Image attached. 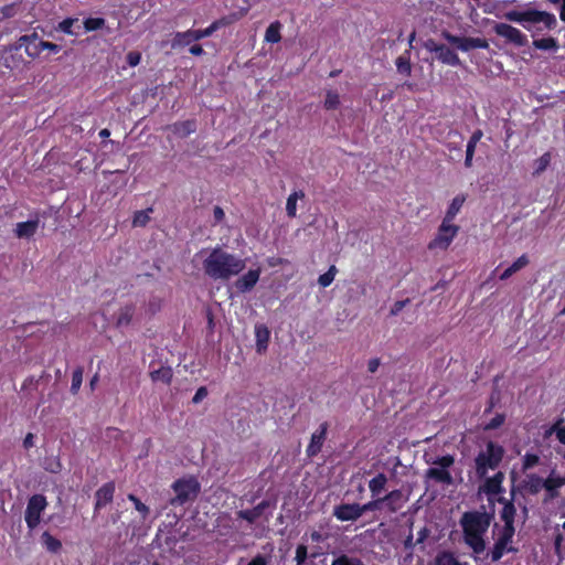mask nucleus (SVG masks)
I'll return each instance as SVG.
<instances>
[{
	"label": "nucleus",
	"instance_id": "1",
	"mask_svg": "<svg viewBox=\"0 0 565 565\" xmlns=\"http://www.w3.org/2000/svg\"><path fill=\"white\" fill-rule=\"evenodd\" d=\"M493 520V514L482 510L465 512L459 524L462 530L465 544L471 550L476 562L482 558L487 547L486 535Z\"/></svg>",
	"mask_w": 565,
	"mask_h": 565
},
{
	"label": "nucleus",
	"instance_id": "2",
	"mask_svg": "<svg viewBox=\"0 0 565 565\" xmlns=\"http://www.w3.org/2000/svg\"><path fill=\"white\" fill-rule=\"evenodd\" d=\"M202 267L209 278L226 281L246 268V259L221 247H215L204 257Z\"/></svg>",
	"mask_w": 565,
	"mask_h": 565
},
{
	"label": "nucleus",
	"instance_id": "3",
	"mask_svg": "<svg viewBox=\"0 0 565 565\" xmlns=\"http://www.w3.org/2000/svg\"><path fill=\"white\" fill-rule=\"evenodd\" d=\"M504 18L511 22L521 24L525 30L532 33V36L554 30L557 26V19L553 13L535 9H526L523 11L511 10L504 14Z\"/></svg>",
	"mask_w": 565,
	"mask_h": 565
},
{
	"label": "nucleus",
	"instance_id": "4",
	"mask_svg": "<svg viewBox=\"0 0 565 565\" xmlns=\"http://www.w3.org/2000/svg\"><path fill=\"white\" fill-rule=\"evenodd\" d=\"M515 530L508 526H500L495 523L492 527L493 545L488 551H484L482 558L479 562L490 561L491 563L499 562L505 554L516 553L518 548L514 545Z\"/></svg>",
	"mask_w": 565,
	"mask_h": 565
},
{
	"label": "nucleus",
	"instance_id": "5",
	"mask_svg": "<svg viewBox=\"0 0 565 565\" xmlns=\"http://www.w3.org/2000/svg\"><path fill=\"white\" fill-rule=\"evenodd\" d=\"M504 450L503 448L489 441L486 448L481 450L475 459L476 475L483 479L488 475L489 470H495L502 461Z\"/></svg>",
	"mask_w": 565,
	"mask_h": 565
},
{
	"label": "nucleus",
	"instance_id": "6",
	"mask_svg": "<svg viewBox=\"0 0 565 565\" xmlns=\"http://www.w3.org/2000/svg\"><path fill=\"white\" fill-rule=\"evenodd\" d=\"M431 467L426 470L425 477L434 480L437 483L451 486L454 484V478L449 468L455 463V457L446 455L435 458L431 462Z\"/></svg>",
	"mask_w": 565,
	"mask_h": 565
},
{
	"label": "nucleus",
	"instance_id": "7",
	"mask_svg": "<svg viewBox=\"0 0 565 565\" xmlns=\"http://www.w3.org/2000/svg\"><path fill=\"white\" fill-rule=\"evenodd\" d=\"M175 495L170 499L171 505H183L192 501L200 492V483L193 477L178 479L172 483Z\"/></svg>",
	"mask_w": 565,
	"mask_h": 565
},
{
	"label": "nucleus",
	"instance_id": "8",
	"mask_svg": "<svg viewBox=\"0 0 565 565\" xmlns=\"http://www.w3.org/2000/svg\"><path fill=\"white\" fill-rule=\"evenodd\" d=\"M46 507V498L42 494H34L29 499L24 518L30 530H34L40 524L41 514Z\"/></svg>",
	"mask_w": 565,
	"mask_h": 565
},
{
	"label": "nucleus",
	"instance_id": "9",
	"mask_svg": "<svg viewBox=\"0 0 565 565\" xmlns=\"http://www.w3.org/2000/svg\"><path fill=\"white\" fill-rule=\"evenodd\" d=\"M443 38L450 44L455 45L462 52H468L473 49H488L489 43L482 38H461L454 35L447 31L443 32Z\"/></svg>",
	"mask_w": 565,
	"mask_h": 565
},
{
	"label": "nucleus",
	"instance_id": "10",
	"mask_svg": "<svg viewBox=\"0 0 565 565\" xmlns=\"http://www.w3.org/2000/svg\"><path fill=\"white\" fill-rule=\"evenodd\" d=\"M459 227L457 225H454L451 222L444 220L439 226L436 237L429 243L428 247L430 249H446L457 235Z\"/></svg>",
	"mask_w": 565,
	"mask_h": 565
},
{
	"label": "nucleus",
	"instance_id": "11",
	"mask_svg": "<svg viewBox=\"0 0 565 565\" xmlns=\"http://www.w3.org/2000/svg\"><path fill=\"white\" fill-rule=\"evenodd\" d=\"M493 30L497 35L504 38L507 41L518 46H524L527 43L526 35L510 24L498 23L494 25Z\"/></svg>",
	"mask_w": 565,
	"mask_h": 565
},
{
	"label": "nucleus",
	"instance_id": "12",
	"mask_svg": "<svg viewBox=\"0 0 565 565\" xmlns=\"http://www.w3.org/2000/svg\"><path fill=\"white\" fill-rule=\"evenodd\" d=\"M262 269L260 267L249 269L247 273L238 277L234 284L233 287L236 289L239 294H246L254 289L256 284L258 282L260 278Z\"/></svg>",
	"mask_w": 565,
	"mask_h": 565
},
{
	"label": "nucleus",
	"instance_id": "13",
	"mask_svg": "<svg viewBox=\"0 0 565 565\" xmlns=\"http://www.w3.org/2000/svg\"><path fill=\"white\" fill-rule=\"evenodd\" d=\"M333 515L341 522H354L362 516L359 503H342L335 505L333 508Z\"/></svg>",
	"mask_w": 565,
	"mask_h": 565
},
{
	"label": "nucleus",
	"instance_id": "14",
	"mask_svg": "<svg viewBox=\"0 0 565 565\" xmlns=\"http://www.w3.org/2000/svg\"><path fill=\"white\" fill-rule=\"evenodd\" d=\"M39 43H42V40L36 33L22 35L17 42V49H24L29 57L35 58L43 51V47Z\"/></svg>",
	"mask_w": 565,
	"mask_h": 565
},
{
	"label": "nucleus",
	"instance_id": "15",
	"mask_svg": "<svg viewBox=\"0 0 565 565\" xmlns=\"http://www.w3.org/2000/svg\"><path fill=\"white\" fill-rule=\"evenodd\" d=\"M565 486V476L556 473L552 470L548 477L545 479V499L544 502L556 499L559 494V489Z\"/></svg>",
	"mask_w": 565,
	"mask_h": 565
},
{
	"label": "nucleus",
	"instance_id": "16",
	"mask_svg": "<svg viewBox=\"0 0 565 565\" xmlns=\"http://www.w3.org/2000/svg\"><path fill=\"white\" fill-rule=\"evenodd\" d=\"M115 493L114 482L103 484L95 493L94 514H97L104 507L113 501Z\"/></svg>",
	"mask_w": 565,
	"mask_h": 565
},
{
	"label": "nucleus",
	"instance_id": "17",
	"mask_svg": "<svg viewBox=\"0 0 565 565\" xmlns=\"http://www.w3.org/2000/svg\"><path fill=\"white\" fill-rule=\"evenodd\" d=\"M327 430H328V424L327 423H322L320 426H319V429H317L312 435H311V439H310V443L307 447V456L308 457H315L317 456L322 446H323V443L326 440V436H327Z\"/></svg>",
	"mask_w": 565,
	"mask_h": 565
},
{
	"label": "nucleus",
	"instance_id": "18",
	"mask_svg": "<svg viewBox=\"0 0 565 565\" xmlns=\"http://www.w3.org/2000/svg\"><path fill=\"white\" fill-rule=\"evenodd\" d=\"M40 227L39 217L25 222H19L13 228V234L19 239L32 238Z\"/></svg>",
	"mask_w": 565,
	"mask_h": 565
},
{
	"label": "nucleus",
	"instance_id": "19",
	"mask_svg": "<svg viewBox=\"0 0 565 565\" xmlns=\"http://www.w3.org/2000/svg\"><path fill=\"white\" fill-rule=\"evenodd\" d=\"M270 507L268 500H264L253 509L241 510L236 512L238 519L246 521L248 524H254L260 516L264 515L266 509Z\"/></svg>",
	"mask_w": 565,
	"mask_h": 565
},
{
	"label": "nucleus",
	"instance_id": "20",
	"mask_svg": "<svg viewBox=\"0 0 565 565\" xmlns=\"http://www.w3.org/2000/svg\"><path fill=\"white\" fill-rule=\"evenodd\" d=\"M504 479V475L501 471H498L491 478H487L483 484L480 487V490L487 494L494 495L502 492V482Z\"/></svg>",
	"mask_w": 565,
	"mask_h": 565
},
{
	"label": "nucleus",
	"instance_id": "21",
	"mask_svg": "<svg viewBox=\"0 0 565 565\" xmlns=\"http://www.w3.org/2000/svg\"><path fill=\"white\" fill-rule=\"evenodd\" d=\"M382 500L386 503L391 512H396L403 508L407 499L404 497L401 490H393L384 498H382Z\"/></svg>",
	"mask_w": 565,
	"mask_h": 565
},
{
	"label": "nucleus",
	"instance_id": "22",
	"mask_svg": "<svg viewBox=\"0 0 565 565\" xmlns=\"http://www.w3.org/2000/svg\"><path fill=\"white\" fill-rule=\"evenodd\" d=\"M269 337V329L265 324L255 326L256 350L258 353H263L267 350Z\"/></svg>",
	"mask_w": 565,
	"mask_h": 565
},
{
	"label": "nucleus",
	"instance_id": "23",
	"mask_svg": "<svg viewBox=\"0 0 565 565\" xmlns=\"http://www.w3.org/2000/svg\"><path fill=\"white\" fill-rule=\"evenodd\" d=\"M516 518L515 505L510 501H504V505L500 512V519L503 522L501 526H508L511 530H515L514 521Z\"/></svg>",
	"mask_w": 565,
	"mask_h": 565
},
{
	"label": "nucleus",
	"instance_id": "24",
	"mask_svg": "<svg viewBox=\"0 0 565 565\" xmlns=\"http://www.w3.org/2000/svg\"><path fill=\"white\" fill-rule=\"evenodd\" d=\"M524 488L531 494H537L542 489L545 490V479L536 473H529L524 479Z\"/></svg>",
	"mask_w": 565,
	"mask_h": 565
},
{
	"label": "nucleus",
	"instance_id": "25",
	"mask_svg": "<svg viewBox=\"0 0 565 565\" xmlns=\"http://www.w3.org/2000/svg\"><path fill=\"white\" fill-rule=\"evenodd\" d=\"M437 58L446 65H450V66H459L460 65L459 56L451 49H449L448 46H446L444 44L440 45V47L438 49Z\"/></svg>",
	"mask_w": 565,
	"mask_h": 565
},
{
	"label": "nucleus",
	"instance_id": "26",
	"mask_svg": "<svg viewBox=\"0 0 565 565\" xmlns=\"http://www.w3.org/2000/svg\"><path fill=\"white\" fill-rule=\"evenodd\" d=\"M194 30H188L184 32H177L171 40V47L178 49L190 45L196 41Z\"/></svg>",
	"mask_w": 565,
	"mask_h": 565
},
{
	"label": "nucleus",
	"instance_id": "27",
	"mask_svg": "<svg viewBox=\"0 0 565 565\" xmlns=\"http://www.w3.org/2000/svg\"><path fill=\"white\" fill-rule=\"evenodd\" d=\"M331 565H366L365 562L355 555L347 553H333Z\"/></svg>",
	"mask_w": 565,
	"mask_h": 565
},
{
	"label": "nucleus",
	"instance_id": "28",
	"mask_svg": "<svg viewBox=\"0 0 565 565\" xmlns=\"http://www.w3.org/2000/svg\"><path fill=\"white\" fill-rule=\"evenodd\" d=\"M135 315V307L132 305L124 306L119 309L116 317L117 327H127L130 324Z\"/></svg>",
	"mask_w": 565,
	"mask_h": 565
},
{
	"label": "nucleus",
	"instance_id": "29",
	"mask_svg": "<svg viewBox=\"0 0 565 565\" xmlns=\"http://www.w3.org/2000/svg\"><path fill=\"white\" fill-rule=\"evenodd\" d=\"M529 264V258L526 255L520 256L511 266H509L501 275L500 279L505 280L510 278L513 274L523 269Z\"/></svg>",
	"mask_w": 565,
	"mask_h": 565
},
{
	"label": "nucleus",
	"instance_id": "30",
	"mask_svg": "<svg viewBox=\"0 0 565 565\" xmlns=\"http://www.w3.org/2000/svg\"><path fill=\"white\" fill-rule=\"evenodd\" d=\"M173 372L170 366H161L158 370L150 372V377L153 382H162L169 384L172 380Z\"/></svg>",
	"mask_w": 565,
	"mask_h": 565
},
{
	"label": "nucleus",
	"instance_id": "31",
	"mask_svg": "<svg viewBox=\"0 0 565 565\" xmlns=\"http://www.w3.org/2000/svg\"><path fill=\"white\" fill-rule=\"evenodd\" d=\"M564 419L558 418L544 434V437L555 435L557 440L565 445V426H563Z\"/></svg>",
	"mask_w": 565,
	"mask_h": 565
},
{
	"label": "nucleus",
	"instance_id": "32",
	"mask_svg": "<svg viewBox=\"0 0 565 565\" xmlns=\"http://www.w3.org/2000/svg\"><path fill=\"white\" fill-rule=\"evenodd\" d=\"M43 546L51 553H58L62 548V543L56 537L52 536L49 532H43L41 535Z\"/></svg>",
	"mask_w": 565,
	"mask_h": 565
},
{
	"label": "nucleus",
	"instance_id": "33",
	"mask_svg": "<svg viewBox=\"0 0 565 565\" xmlns=\"http://www.w3.org/2000/svg\"><path fill=\"white\" fill-rule=\"evenodd\" d=\"M281 28L282 24L279 21L270 23L265 32V41L268 43H278L281 40Z\"/></svg>",
	"mask_w": 565,
	"mask_h": 565
},
{
	"label": "nucleus",
	"instance_id": "34",
	"mask_svg": "<svg viewBox=\"0 0 565 565\" xmlns=\"http://www.w3.org/2000/svg\"><path fill=\"white\" fill-rule=\"evenodd\" d=\"M387 478L384 473H379L373 479H371L369 482V488L372 492V495H379L384 490Z\"/></svg>",
	"mask_w": 565,
	"mask_h": 565
},
{
	"label": "nucleus",
	"instance_id": "35",
	"mask_svg": "<svg viewBox=\"0 0 565 565\" xmlns=\"http://www.w3.org/2000/svg\"><path fill=\"white\" fill-rule=\"evenodd\" d=\"M305 193L302 191L292 192L286 202V212L289 217H295L297 215V201L302 199Z\"/></svg>",
	"mask_w": 565,
	"mask_h": 565
},
{
	"label": "nucleus",
	"instance_id": "36",
	"mask_svg": "<svg viewBox=\"0 0 565 565\" xmlns=\"http://www.w3.org/2000/svg\"><path fill=\"white\" fill-rule=\"evenodd\" d=\"M196 129V125L192 120H186L183 122H177L173 125V131L179 137H186L190 134L194 132Z\"/></svg>",
	"mask_w": 565,
	"mask_h": 565
},
{
	"label": "nucleus",
	"instance_id": "37",
	"mask_svg": "<svg viewBox=\"0 0 565 565\" xmlns=\"http://www.w3.org/2000/svg\"><path fill=\"white\" fill-rule=\"evenodd\" d=\"M533 46L543 51H557L558 43L554 38H542L533 41Z\"/></svg>",
	"mask_w": 565,
	"mask_h": 565
},
{
	"label": "nucleus",
	"instance_id": "38",
	"mask_svg": "<svg viewBox=\"0 0 565 565\" xmlns=\"http://www.w3.org/2000/svg\"><path fill=\"white\" fill-rule=\"evenodd\" d=\"M463 202H465V198L461 195H457L456 198H454L448 210H447V213H446V216L444 220H446L447 222H452L455 216L460 211Z\"/></svg>",
	"mask_w": 565,
	"mask_h": 565
},
{
	"label": "nucleus",
	"instance_id": "39",
	"mask_svg": "<svg viewBox=\"0 0 565 565\" xmlns=\"http://www.w3.org/2000/svg\"><path fill=\"white\" fill-rule=\"evenodd\" d=\"M153 212L152 207H148L142 211H137L132 218V226L142 227L150 221V214Z\"/></svg>",
	"mask_w": 565,
	"mask_h": 565
},
{
	"label": "nucleus",
	"instance_id": "40",
	"mask_svg": "<svg viewBox=\"0 0 565 565\" xmlns=\"http://www.w3.org/2000/svg\"><path fill=\"white\" fill-rule=\"evenodd\" d=\"M340 95L335 90H327L323 106L328 110L337 109L340 106Z\"/></svg>",
	"mask_w": 565,
	"mask_h": 565
},
{
	"label": "nucleus",
	"instance_id": "41",
	"mask_svg": "<svg viewBox=\"0 0 565 565\" xmlns=\"http://www.w3.org/2000/svg\"><path fill=\"white\" fill-rule=\"evenodd\" d=\"M221 25H223V20H217L203 30H194L196 41L211 36Z\"/></svg>",
	"mask_w": 565,
	"mask_h": 565
},
{
	"label": "nucleus",
	"instance_id": "42",
	"mask_svg": "<svg viewBox=\"0 0 565 565\" xmlns=\"http://www.w3.org/2000/svg\"><path fill=\"white\" fill-rule=\"evenodd\" d=\"M337 274H338V268L334 265H331L329 267L328 271H326L324 274L319 276L318 284L322 288L330 286L333 282Z\"/></svg>",
	"mask_w": 565,
	"mask_h": 565
},
{
	"label": "nucleus",
	"instance_id": "43",
	"mask_svg": "<svg viewBox=\"0 0 565 565\" xmlns=\"http://www.w3.org/2000/svg\"><path fill=\"white\" fill-rule=\"evenodd\" d=\"M436 565H468V564L460 563L452 553L443 552L436 557Z\"/></svg>",
	"mask_w": 565,
	"mask_h": 565
},
{
	"label": "nucleus",
	"instance_id": "44",
	"mask_svg": "<svg viewBox=\"0 0 565 565\" xmlns=\"http://www.w3.org/2000/svg\"><path fill=\"white\" fill-rule=\"evenodd\" d=\"M83 24L86 32H92L104 29L106 21L103 18H87Z\"/></svg>",
	"mask_w": 565,
	"mask_h": 565
},
{
	"label": "nucleus",
	"instance_id": "45",
	"mask_svg": "<svg viewBox=\"0 0 565 565\" xmlns=\"http://www.w3.org/2000/svg\"><path fill=\"white\" fill-rule=\"evenodd\" d=\"M396 68H397V72L401 73V74H404L406 76H409L411 75V72H412V66H411V62H409V57L406 56V55H401L396 58Z\"/></svg>",
	"mask_w": 565,
	"mask_h": 565
},
{
	"label": "nucleus",
	"instance_id": "46",
	"mask_svg": "<svg viewBox=\"0 0 565 565\" xmlns=\"http://www.w3.org/2000/svg\"><path fill=\"white\" fill-rule=\"evenodd\" d=\"M550 162L551 154L548 152H545L534 161V174H541L543 171H545Z\"/></svg>",
	"mask_w": 565,
	"mask_h": 565
},
{
	"label": "nucleus",
	"instance_id": "47",
	"mask_svg": "<svg viewBox=\"0 0 565 565\" xmlns=\"http://www.w3.org/2000/svg\"><path fill=\"white\" fill-rule=\"evenodd\" d=\"M128 499L134 503L135 509L140 513L141 519L146 520L150 513V509L134 494H129Z\"/></svg>",
	"mask_w": 565,
	"mask_h": 565
},
{
	"label": "nucleus",
	"instance_id": "48",
	"mask_svg": "<svg viewBox=\"0 0 565 565\" xmlns=\"http://www.w3.org/2000/svg\"><path fill=\"white\" fill-rule=\"evenodd\" d=\"M83 382V369L77 367L72 374L71 392L77 394Z\"/></svg>",
	"mask_w": 565,
	"mask_h": 565
},
{
	"label": "nucleus",
	"instance_id": "49",
	"mask_svg": "<svg viewBox=\"0 0 565 565\" xmlns=\"http://www.w3.org/2000/svg\"><path fill=\"white\" fill-rule=\"evenodd\" d=\"M308 558V550L303 544H299L296 548L295 561L297 565H303Z\"/></svg>",
	"mask_w": 565,
	"mask_h": 565
},
{
	"label": "nucleus",
	"instance_id": "50",
	"mask_svg": "<svg viewBox=\"0 0 565 565\" xmlns=\"http://www.w3.org/2000/svg\"><path fill=\"white\" fill-rule=\"evenodd\" d=\"M540 461V457L535 454H525L523 457V470L534 468Z\"/></svg>",
	"mask_w": 565,
	"mask_h": 565
},
{
	"label": "nucleus",
	"instance_id": "51",
	"mask_svg": "<svg viewBox=\"0 0 565 565\" xmlns=\"http://www.w3.org/2000/svg\"><path fill=\"white\" fill-rule=\"evenodd\" d=\"M78 20L77 19H65L63 20L60 24H58V30L64 32V33H67V34H77L75 31H73V24L76 23Z\"/></svg>",
	"mask_w": 565,
	"mask_h": 565
},
{
	"label": "nucleus",
	"instance_id": "52",
	"mask_svg": "<svg viewBox=\"0 0 565 565\" xmlns=\"http://www.w3.org/2000/svg\"><path fill=\"white\" fill-rule=\"evenodd\" d=\"M382 502H383V500H382V498H380L377 500L370 501V502H367L365 504H360L361 515H363L367 511L377 510Z\"/></svg>",
	"mask_w": 565,
	"mask_h": 565
},
{
	"label": "nucleus",
	"instance_id": "53",
	"mask_svg": "<svg viewBox=\"0 0 565 565\" xmlns=\"http://www.w3.org/2000/svg\"><path fill=\"white\" fill-rule=\"evenodd\" d=\"M268 561L267 557L258 554L255 557H253L248 563L244 564L243 561H239L236 565H267Z\"/></svg>",
	"mask_w": 565,
	"mask_h": 565
},
{
	"label": "nucleus",
	"instance_id": "54",
	"mask_svg": "<svg viewBox=\"0 0 565 565\" xmlns=\"http://www.w3.org/2000/svg\"><path fill=\"white\" fill-rule=\"evenodd\" d=\"M409 302V299H405V300H398L396 301L391 310H390V315L391 316H397L405 307L406 305Z\"/></svg>",
	"mask_w": 565,
	"mask_h": 565
},
{
	"label": "nucleus",
	"instance_id": "55",
	"mask_svg": "<svg viewBox=\"0 0 565 565\" xmlns=\"http://www.w3.org/2000/svg\"><path fill=\"white\" fill-rule=\"evenodd\" d=\"M504 423V416L499 414L494 416L487 425L486 429H495Z\"/></svg>",
	"mask_w": 565,
	"mask_h": 565
},
{
	"label": "nucleus",
	"instance_id": "56",
	"mask_svg": "<svg viewBox=\"0 0 565 565\" xmlns=\"http://www.w3.org/2000/svg\"><path fill=\"white\" fill-rule=\"evenodd\" d=\"M141 54L136 51H131L127 54V63L134 67L137 66L140 63Z\"/></svg>",
	"mask_w": 565,
	"mask_h": 565
},
{
	"label": "nucleus",
	"instance_id": "57",
	"mask_svg": "<svg viewBox=\"0 0 565 565\" xmlns=\"http://www.w3.org/2000/svg\"><path fill=\"white\" fill-rule=\"evenodd\" d=\"M207 396V390L205 386H201L198 388V391L195 392L193 398H192V402L194 404H199L202 399H204L205 397Z\"/></svg>",
	"mask_w": 565,
	"mask_h": 565
},
{
	"label": "nucleus",
	"instance_id": "58",
	"mask_svg": "<svg viewBox=\"0 0 565 565\" xmlns=\"http://www.w3.org/2000/svg\"><path fill=\"white\" fill-rule=\"evenodd\" d=\"M381 365V360L379 358H373L367 362V370L370 373H375Z\"/></svg>",
	"mask_w": 565,
	"mask_h": 565
},
{
	"label": "nucleus",
	"instance_id": "59",
	"mask_svg": "<svg viewBox=\"0 0 565 565\" xmlns=\"http://www.w3.org/2000/svg\"><path fill=\"white\" fill-rule=\"evenodd\" d=\"M309 537L312 542H316V543H321L323 541H326L327 536L323 535L321 532L319 531H311L309 533Z\"/></svg>",
	"mask_w": 565,
	"mask_h": 565
},
{
	"label": "nucleus",
	"instance_id": "60",
	"mask_svg": "<svg viewBox=\"0 0 565 565\" xmlns=\"http://www.w3.org/2000/svg\"><path fill=\"white\" fill-rule=\"evenodd\" d=\"M39 44L43 47V50H49L53 53H57L61 50V47L57 44H54L52 42H46L42 40V43Z\"/></svg>",
	"mask_w": 565,
	"mask_h": 565
},
{
	"label": "nucleus",
	"instance_id": "61",
	"mask_svg": "<svg viewBox=\"0 0 565 565\" xmlns=\"http://www.w3.org/2000/svg\"><path fill=\"white\" fill-rule=\"evenodd\" d=\"M213 216L216 223H220L224 220L225 213L221 206H215L213 210Z\"/></svg>",
	"mask_w": 565,
	"mask_h": 565
},
{
	"label": "nucleus",
	"instance_id": "62",
	"mask_svg": "<svg viewBox=\"0 0 565 565\" xmlns=\"http://www.w3.org/2000/svg\"><path fill=\"white\" fill-rule=\"evenodd\" d=\"M3 18L13 17L15 13V4L6 6L1 9Z\"/></svg>",
	"mask_w": 565,
	"mask_h": 565
},
{
	"label": "nucleus",
	"instance_id": "63",
	"mask_svg": "<svg viewBox=\"0 0 565 565\" xmlns=\"http://www.w3.org/2000/svg\"><path fill=\"white\" fill-rule=\"evenodd\" d=\"M441 44H437L434 40H428L425 42L424 46L427 51L429 52H434L437 54L438 52V49L440 47Z\"/></svg>",
	"mask_w": 565,
	"mask_h": 565
},
{
	"label": "nucleus",
	"instance_id": "64",
	"mask_svg": "<svg viewBox=\"0 0 565 565\" xmlns=\"http://www.w3.org/2000/svg\"><path fill=\"white\" fill-rule=\"evenodd\" d=\"M34 446V435L32 433H28L23 439V447L25 449H30Z\"/></svg>",
	"mask_w": 565,
	"mask_h": 565
}]
</instances>
